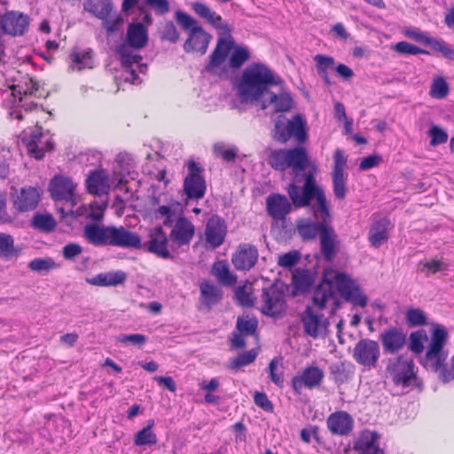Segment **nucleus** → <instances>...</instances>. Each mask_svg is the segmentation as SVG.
<instances>
[{
  "mask_svg": "<svg viewBox=\"0 0 454 454\" xmlns=\"http://www.w3.org/2000/svg\"><path fill=\"white\" fill-rule=\"evenodd\" d=\"M148 30H127L126 35H123V30H106V38L107 44L115 51L122 66L129 72V76L125 81L136 83L139 77L132 68L134 64H137L140 73H145L147 69L145 64H141L142 56L136 51L144 48L148 42Z\"/></svg>",
  "mask_w": 454,
  "mask_h": 454,
  "instance_id": "nucleus-1",
  "label": "nucleus"
},
{
  "mask_svg": "<svg viewBox=\"0 0 454 454\" xmlns=\"http://www.w3.org/2000/svg\"><path fill=\"white\" fill-rule=\"evenodd\" d=\"M283 80L261 62L247 66L237 79L235 87L242 103L254 104L260 102L270 87L279 85Z\"/></svg>",
  "mask_w": 454,
  "mask_h": 454,
  "instance_id": "nucleus-2",
  "label": "nucleus"
},
{
  "mask_svg": "<svg viewBox=\"0 0 454 454\" xmlns=\"http://www.w3.org/2000/svg\"><path fill=\"white\" fill-rule=\"evenodd\" d=\"M296 231L304 241L320 239V251L324 259L332 262L337 254L338 235L334 228L327 223L313 221L309 218L297 222Z\"/></svg>",
  "mask_w": 454,
  "mask_h": 454,
  "instance_id": "nucleus-3",
  "label": "nucleus"
},
{
  "mask_svg": "<svg viewBox=\"0 0 454 454\" xmlns=\"http://www.w3.org/2000/svg\"><path fill=\"white\" fill-rule=\"evenodd\" d=\"M159 16L170 11L168 0H122V12L126 16L127 28H146L153 24L151 11Z\"/></svg>",
  "mask_w": 454,
  "mask_h": 454,
  "instance_id": "nucleus-4",
  "label": "nucleus"
},
{
  "mask_svg": "<svg viewBox=\"0 0 454 454\" xmlns=\"http://www.w3.org/2000/svg\"><path fill=\"white\" fill-rule=\"evenodd\" d=\"M267 162L276 171L284 172L290 168L292 174L294 171L306 170L310 165L308 152L302 146L272 149L269 153Z\"/></svg>",
  "mask_w": 454,
  "mask_h": 454,
  "instance_id": "nucleus-5",
  "label": "nucleus"
},
{
  "mask_svg": "<svg viewBox=\"0 0 454 454\" xmlns=\"http://www.w3.org/2000/svg\"><path fill=\"white\" fill-rule=\"evenodd\" d=\"M270 135L274 141L280 144H286L294 138L297 144L302 145L308 140L306 121L299 114L291 119L280 114L274 120Z\"/></svg>",
  "mask_w": 454,
  "mask_h": 454,
  "instance_id": "nucleus-6",
  "label": "nucleus"
},
{
  "mask_svg": "<svg viewBox=\"0 0 454 454\" xmlns=\"http://www.w3.org/2000/svg\"><path fill=\"white\" fill-rule=\"evenodd\" d=\"M328 276L333 279L339 294L347 302L353 306L364 308L368 303V297L364 294L357 282L349 275L334 270H327Z\"/></svg>",
  "mask_w": 454,
  "mask_h": 454,
  "instance_id": "nucleus-7",
  "label": "nucleus"
},
{
  "mask_svg": "<svg viewBox=\"0 0 454 454\" xmlns=\"http://www.w3.org/2000/svg\"><path fill=\"white\" fill-rule=\"evenodd\" d=\"M83 9L101 20L104 28H120L127 24L122 9L120 12L114 11L113 0H84Z\"/></svg>",
  "mask_w": 454,
  "mask_h": 454,
  "instance_id": "nucleus-8",
  "label": "nucleus"
},
{
  "mask_svg": "<svg viewBox=\"0 0 454 454\" xmlns=\"http://www.w3.org/2000/svg\"><path fill=\"white\" fill-rule=\"evenodd\" d=\"M386 372L395 386L408 387L417 379L414 372V363L403 355L388 358Z\"/></svg>",
  "mask_w": 454,
  "mask_h": 454,
  "instance_id": "nucleus-9",
  "label": "nucleus"
},
{
  "mask_svg": "<svg viewBox=\"0 0 454 454\" xmlns=\"http://www.w3.org/2000/svg\"><path fill=\"white\" fill-rule=\"evenodd\" d=\"M447 338L446 329L437 325L433 330L431 341L424 358V365L434 372L439 371L447 358V354L442 350Z\"/></svg>",
  "mask_w": 454,
  "mask_h": 454,
  "instance_id": "nucleus-10",
  "label": "nucleus"
},
{
  "mask_svg": "<svg viewBox=\"0 0 454 454\" xmlns=\"http://www.w3.org/2000/svg\"><path fill=\"white\" fill-rule=\"evenodd\" d=\"M188 175L184 180V192L189 200H200L205 196L207 184L202 176L203 168L194 160L187 164Z\"/></svg>",
  "mask_w": 454,
  "mask_h": 454,
  "instance_id": "nucleus-11",
  "label": "nucleus"
},
{
  "mask_svg": "<svg viewBox=\"0 0 454 454\" xmlns=\"http://www.w3.org/2000/svg\"><path fill=\"white\" fill-rule=\"evenodd\" d=\"M261 301V311L268 317H278L286 310L285 294L276 284L262 288Z\"/></svg>",
  "mask_w": 454,
  "mask_h": 454,
  "instance_id": "nucleus-12",
  "label": "nucleus"
},
{
  "mask_svg": "<svg viewBox=\"0 0 454 454\" xmlns=\"http://www.w3.org/2000/svg\"><path fill=\"white\" fill-rule=\"evenodd\" d=\"M304 333L317 339L325 338L328 333L330 322L322 313H316L311 306H307L301 314Z\"/></svg>",
  "mask_w": 454,
  "mask_h": 454,
  "instance_id": "nucleus-13",
  "label": "nucleus"
},
{
  "mask_svg": "<svg viewBox=\"0 0 454 454\" xmlns=\"http://www.w3.org/2000/svg\"><path fill=\"white\" fill-rule=\"evenodd\" d=\"M380 356V348L379 343L371 339H361L353 349L354 360L358 364L368 369L376 367Z\"/></svg>",
  "mask_w": 454,
  "mask_h": 454,
  "instance_id": "nucleus-14",
  "label": "nucleus"
},
{
  "mask_svg": "<svg viewBox=\"0 0 454 454\" xmlns=\"http://www.w3.org/2000/svg\"><path fill=\"white\" fill-rule=\"evenodd\" d=\"M385 354L394 355L399 353L407 344V335L402 328L389 326L385 328L379 335Z\"/></svg>",
  "mask_w": 454,
  "mask_h": 454,
  "instance_id": "nucleus-15",
  "label": "nucleus"
},
{
  "mask_svg": "<svg viewBox=\"0 0 454 454\" xmlns=\"http://www.w3.org/2000/svg\"><path fill=\"white\" fill-rule=\"evenodd\" d=\"M324 379V372L317 366L306 367L301 375L294 376L292 380V387L298 395L302 387L309 389L318 387Z\"/></svg>",
  "mask_w": 454,
  "mask_h": 454,
  "instance_id": "nucleus-16",
  "label": "nucleus"
},
{
  "mask_svg": "<svg viewBox=\"0 0 454 454\" xmlns=\"http://www.w3.org/2000/svg\"><path fill=\"white\" fill-rule=\"evenodd\" d=\"M266 95L268 97L266 98H262L260 101L262 110H265L271 106L274 113H286L294 107V98L287 90H281L278 93L269 90Z\"/></svg>",
  "mask_w": 454,
  "mask_h": 454,
  "instance_id": "nucleus-17",
  "label": "nucleus"
},
{
  "mask_svg": "<svg viewBox=\"0 0 454 454\" xmlns=\"http://www.w3.org/2000/svg\"><path fill=\"white\" fill-rule=\"evenodd\" d=\"M75 184L72 179L61 175L55 176L50 182L49 192L56 201H73Z\"/></svg>",
  "mask_w": 454,
  "mask_h": 454,
  "instance_id": "nucleus-18",
  "label": "nucleus"
},
{
  "mask_svg": "<svg viewBox=\"0 0 454 454\" xmlns=\"http://www.w3.org/2000/svg\"><path fill=\"white\" fill-rule=\"evenodd\" d=\"M286 192L292 204L295 208L307 207L311 205V201L322 194L324 190H316L311 188L301 187L295 184H289Z\"/></svg>",
  "mask_w": 454,
  "mask_h": 454,
  "instance_id": "nucleus-19",
  "label": "nucleus"
},
{
  "mask_svg": "<svg viewBox=\"0 0 454 454\" xmlns=\"http://www.w3.org/2000/svg\"><path fill=\"white\" fill-rule=\"evenodd\" d=\"M110 246L122 248H141L142 243L138 234L123 226H112Z\"/></svg>",
  "mask_w": 454,
  "mask_h": 454,
  "instance_id": "nucleus-20",
  "label": "nucleus"
},
{
  "mask_svg": "<svg viewBox=\"0 0 454 454\" xmlns=\"http://www.w3.org/2000/svg\"><path fill=\"white\" fill-rule=\"evenodd\" d=\"M258 250L251 244H240L233 254L231 262L238 270H249L257 262Z\"/></svg>",
  "mask_w": 454,
  "mask_h": 454,
  "instance_id": "nucleus-21",
  "label": "nucleus"
},
{
  "mask_svg": "<svg viewBox=\"0 0 454 454\" xmlns=\"http://www.w3.org/2000/svg\"><path fill=\"white\" fill-rule=\"evenodd\" d=\"M225 221L219 215L210 217L206 224V241L214 248L220 247L226 236Z\"/></svg>",
  "mask_w": 454,
  "mask_h": 454,
  "instance_id": "nucleus-22",
  "label": "nucleus"
},
{
  "mask_svg": "<svg viewBox=\"0 0 454 454\" xmlns=\"http://www.w3.org/2000/svg\"><path fill=\"white\" fill-rule=\"evenodd\" d=\"M195 233L192 223L186 217L181 216L176 220L170 231V239L179 247L188 245Z\"/></svg>",
  "mask_w": 454,
  "mask_h": 454,
  "instance_id": "nucleus-23",
  "label": "nucleus"
},
{
  "mask_svg": "<svg viewBox=\"0 0 454 454\" xmlns=\"http://www.w3.org/2000/svg\"><path fill=\"white\" fill-rule=\"evenodd\" d=\"M266 209L273 219L283 220L290 213L292 205L285 195L272 193L266 199Z\"/></svg>",
  "mask_w": 454,
  "mask_h": 454,
  "instance_id": "nucleus-24",
  "label": "nucleus"
},
{
  "mask_svg": "<svg viewBox=\"0 0 454 454\" xmlns=\"http://www.w3.org/2000/svg\"><path fill=\"white\" fill-rule=\"evenodd\" d=\"M327 427L333 434L348 435L353 429L352 417L343 411H335L327 419Z\"/></svg>",
  "mask_w": 454,
  "mask_h": 454,
  "instance_id": "nucleus-25",
  "label": "nucleus"
},
{
  "mask_svg": "<svg viewBox=\"0 0 454 454\" xmlns=\"http://www.w3.org/2000/svg\"><path fill=\"white\" fill-rule=\"evenodd\" d=\"M168 239L161 226L155 227L150 234L147 251L163 259H170L172 255L168 249Z\"/></svg>",
  "mask_w": 454,
  "mask_h": 454,
  "instance_id": "nucleus-26",
  "label": "nucleus"
},
{
  "mask_svg": "<svg viewBox=\"0 0 454 454\" xmlns=\"http://www.w3.org/2000/svg\"><path fill=\"white\" fill-rule=\"evenodd\" d=\"M112 226L88 223L84 227V238L95 247L110 246Z\"/></svg>",
  "mask_w": 454,
  "mask_h": 454,
  "instance_id": "nucleus-27",
  "label": "nucleus"
},
{
  "mask_svg": "<svg viewBox=\"0 0 454 454\" xmlns=\"http://www.w3.org/2000/svg\"><path fill=\"white\" fill-rule=\"evenodd\" d=\"M40 200V194L36 188L32 186L23 187L13 200L14 207L19 212L34 210Z\"/></svg>",
  "mask_w": 454,
  "mask_h": 454,
  "instance_id": "nucleus-28",
  "label": "nucleus"
},
{
  "mask_svg": "<svg viewBox=\"0 0 454 454\" xmlns=\"http://www.w3.org/2000/svg\"><path fill=\"white\" fill-rule=\"evenodd\" d=\"M391 228V222L387 217L375 220L368 232V240L372 247L379 248L388 239V231Z\"/></svg>",
  "mask_w": 454,
  "mask_h": 454,
  "instance_id": "nucleus-29",
  "label": "nucleus"
},
{
  "mask_svg": "<svg viewBox=\"0 0 454 454\" xmlns=\"http://www.w3.org/2000/svg\"><path fill=\"white\" fill-rule=\"evenodd\" d=\"M192 10L205 22L214 28H229L227 24L223 22L222 17L212 11L206 4L202 2H193L191 4Z\"/></svg>",
  "mask_w": 454,
  "mask_h": 454,
  "instance_id": "nucleus-30",
  "label": "nucleus"
},
{
  "mask_svg": "<svg viewBox=\"0 0 454 454\" xmlns=\"http://www.w3.org/2000/svg\"><path fill=\"white\" fill-rule=\"evenodd\" d=\"M379 434L376 432L364 431L355 442V450L359 454H382L378 445Z\"/></svg>",
  "mask_w": 454,
  "mask_h": 454,
  "instance_id": "nucleus-31",
  "label": "nucleus"
},
{
  "mask_svg": "<svg viewBox=\"0 0 454 454\" xmlns=\"http://www.w3.org/2000/svg\"><path fill=\"white\" fill-rule=\"evenodd\" d=\"M211 36L206 30H190L189 36L184 44L186 52L197 51L204 54L207 49Z\"/></svg>",
  "mask_w": 454,
  "mask_h": 454,
  "instance_id": "nucleus-32",
  "label": "nucleus"
},
{
  "mask_svg": "<svg viewBox=\"0 0 454 454\" xmlns=\"http://www.w3.org/2000/svg\"><path fill=\"white\" fill-rule=\"evenodd\" d=\"M333 279L329 278L327 270L324 273L323 283L314 291L312 301L313 304L323 310L326 307V302L333 296Z\"/></svg>",
  "mask_w": 454,
  "mask_h": 454,
  "instance_id": "nucleus-33",
  "label": "nucleus"
},
{
  "mask_svg": "<svg viewBox=\"0 0 454 454\" xmlns=\"http://www.w3.org/2000/svg\"><path fill=\"white\" fill-rule=\"evenodd\" d=\"M30 18L19 11H7L0 20V28H27Z\"/></svg>",
  "mask_w": 454,
  "mask_h": 454,
  "instance_id": "nucleus-34",
  "label": "nucleus"
},
{
  "mask_svg": "<svg viewBox=\"0 0 454 454\" xmlns=\"http://www.w3.org/2000/svg\"><path fill=\"white\" fill-rule=\"evenodd\" d=\"M24 143L27 145L28 153L36 160L43 158V146L45 141L43 140V134L41 127H36L31 132L29 137L24 138Z\"/></svg>",
  "mask_w": 454,
  "mask_h": 454,
  "instance_id": "nucleus-35",
  "label": "nucleus"
},
{
  "mask_svg": "<svg viewBox=\"0 0 454 454\" xmlns=\"http://www.w3.org/2000/svg\"><path fill=\"white\" fill-rule=\"evenodd\" d=\"M127 275L122 270L99 273L89 280L93 286H116L122 284Z\"/></svg>",
  "mask_w": 454,
  "mask_h": 454,
  "instance_id": "nucleus-36",
  "label": "nucleus"
},
{
  "mask_svg": "<svg viewBox=\"0 0 454 454\" xmlns=\"http://www.w3.org/2000/svg\"><path fill=\"white\" fill-rule=\"evenodd\" d=\"M203 304L211 308L223 299V291L209 281H204L200 286Z\"/></svg>",
  "mask_w": 454,
  "mask_h": 454,
  "instance_id": "nucleus-37",
  "label": "nucleus"
},
{
  "mask_svg": "<svg viewBox=\"0 0 454 454\" xmlns=\"http://www.w3.org/2000/svg\"><path fill=\"white\" fill-rule=\"evenodd\" d=\"M310 212L316 221L331 224V210L325 192L316 199V204L310 205Z\"/></svg>",
  "mask_w": 454,
  "mask_h": 454,
  "instance_id": "nucleus-38",
  "label": "nucleus"
},
{
  "mask_svg": "<svg viewBox=\"0 0 454 454\" xmlns=\"http://www.w3.org/2000/svg\"><path fill=\"white\" fill-rule=\"evenodd\" d=\"M212 274L221 285L225 286H231L237 281L236 275L230 271L229 265L223 261H218L213 264Z\"/></svg>",
  "mask_w": 454,
  "mask_h": 454,
  "instance_id": "nucleus-39",
  "label": "nucleus"
},
{
  "mask_svg": "<svg viewBox=\"0 0 454 454\" xmlns=\"http://www.w3.org/2000/svg\"><path fill=\"white\" fill-rule=\"evenodd\" d=\"M447 270L448 264L444 261L437 258L420 261L417 265V271L424 274L427 278Z\"/></svg>",
  "mask_w": 454,
  "mask_h": 454,
  "instance_id": "nucleus-40",
  "label": "nucleus"
},
{
  "mask_svg": "<svg viewBox=\"0 0 454 454\" xmlns=\"http://www.w3.org/2000/svg\"><path fill=\"white\" fill-rule=\"evenodd\" d=\"M229 53V46L223 47L222 41H219L217 46L209 56V61L205 67V70L210 74H215V68L220 67L226 59Z\"/></svg>",
  "mask_w": 454,
  "mask_h": 454,
  "instance_id": "nucleus-41",
  "label": "nucleus"
},
{
  "mask_svg": "<svg viewBox=\"0 0 454 454\" xmlns=\"http://www.w3.org/2000/svg\"><path fill=\"white\" fill-rule=\"evenodd\" d=\"M20 249L15 247L11 234L0 232V257L9 260L19 255Z\"/></svg>",
  "mask_w": 454,
  "mask_h": 454,
  "instance_id": "nucleus-42",
  "label": "nucleus"
},
{
  "mask_svg": "<svg viewBox=\"0 0 454 454\" xmlns=\"http://www.w3.org/2000/svg\"><path fill=\"white\" fill-rule=\"evenodd\" d=\"M86 182L88 192L91 194L103 193L106 188V176L102 171H91Z\"/></svg>",
  "mask_w": 454,
  "mask_h": 454,
  "instance_id": "nucleus-43",
  "label": "nucleus"
},
{
  "mask_svg": "<svg viewBox=\"0 0 454 454\" xmlns=\"http://www.w3.org/2000/svg\"><path fill=\"white\" fill-rule=\"evenodd\" d=\"M56 220L50 214H35L32 218L31 225L34 229L43 232H51L56 228Z\"/></svg>",
  "mask_w": 454,
  "mask_h": 454,
  "instance_id": "nucleus-44",
  "label": "nucleus"
},
{
  "mask_svg": "<svg viewBox=\"0 0 454 454\" xmlns=\"http://www.w3.org/2000/svg\"><path fill=\"white\" fill-rule=\"evenodd\" d=\"M258 327V320L254 317L244 315L239 317L236 323V328L239 333L246 336L254 335Z\"/></svg>",
  "mask_w": 454,
  "mask_h": 454,
  "instance_id": "nucleus-45",
  "label": "nucleus"
},
{
  "mask_svg": "<svg viewBox=\"0 0 454 454\" xmlns=\"http://www.w3.org/2000/svg\"><path fill=\"white\" fill-rule=\"evenodd\" d=\"M70 59L77 70L92 67V51L90 49L79 51L74 50L70 54Z\"/></svg>",
  "mask_w": 454,
  "mask_h": 454,
  "instance_id": "nucleus-46",
  "label": "nucleus"
},
{
  "mask_svg": "<svg viewBox=\"0 0 454 454\" xmlns=\"http://www.w3.org/2000/svg\"><path fill=\"white\" fill-rule=\"evenodd\" d=\"M332 181L334 197L339 200H344L348 191V174H332Z\"/></svg>",
  "mask_w": 454,
  "mask_h": 454,
  "instance_id": "nucleus-47",
  "label": "nucleus"
},
{
  "mask_svg": "<svg viewBox=\"0 0 454 454\" xmlns=\"http://www.w3.org/2000/svg\"><path fill=\"white\" fill-rule=\"evenodd\" d=\"M251 289L247 285L239 286L235 288L234 299L239 305L246 308H251L254 305Z\"/></svg>",
  "mask_w": 454,
  "mask_h": 454,
  "instance_id": "nucleus-48",
  "label": "nucleus"
},
{
  "mask_svg": "<svg viewBox=\"0 0 454 454\" xmlns=\"http://www.w3.org/2000/svg\"><path fill=\"white\" fill-rule=\"evenodd\" d=\"M304 171L305 170L294 171L292 174L293 182L291 184H295L298 185L299 184L304 182L301 187L323 190L319 185H317L314 173L311 171L301 173Z\"/></svg>",
  "mask_w": 454,
  "mask_h": 454,
  "instance_id": "nucleus-49",
  "label": "nucleus"
},
{
  "mask_svg": "<svg viewBox=\"0 0 454 454\" xmlns=\"http://www.w3.org/2000/svg\"><path fill=\"white\" fill-rule=\"evenodd\" d=\"M405 320L410 327L422 326L427 324L426 313L419 308L408 309L405 313Z\"/></svg>",
  "mask_w": 454,
  "mask_h": 454,
  "instance_id": "nucleus-50",
  "label": "nucleus"
},
{
  "mask_svg": "<svg viewBox=\"0 0 454 454\" xmlns=\"http://www.w3.org/2000/svg\"><path fill=\"white\" fill-rule=\"evenodd\" d=\"M250 59V52L245 46H237L229 59V65L231 68L237 69L241 67L245 62Z\"/></svg>",
  "mask_w": 454,
  "mask_h": 454,
  "instance_id": "nucleus-51",
  "label": "nucleus"
},
{
  "mask_svg": "<svg viewBox=\"0 0 454 454\" xmlns=\"http://www.w3.org/2000/svg\"><path fill=\"white\" fill-rule=\"evenodd\" d=\"M427 340L425 330L412 332L409 337V349L414 354H421L424 350L423 340Z\"/></svg>",
  "mask_w": 454,
  "mask_h": 454,
  "instance_id": "nucleus-52",
  "label": "nucleus"
},
{
  "mask_svg": "<svg viewBox=\"0 0 454 454\" xmlns=\"http://www.w3.org/2000/svg\"><path fill=\"white\" fill-rule=\"evenodd\" d=\"M256 356L257 351L254 348L243 352L231 360L230 367L233 370L239 369L252 364L255 360Z\"/></svg>",
  "mask_w": 454,
  "mask_h": 454,
  "instance_id": "nucleus-53",
  "label": "nucleus"
},
{
  "mask_svg": "<svg viewBox=\"0 0 454 454\" xmlns=\"http://www.w3.org/2000/svg\"><path fill=\"white\" fill-rule=\"evenodd\" d=\"M392 49L395 50L398 53L408 54V55H418V54L430 55L431 54V52L429 51L419 48V47H418L414 44H411L408 42H405V41L396 43L392 47Z\"/></svg>",
  "mask_w": 454,
  "mask_h": 454,
  "instance_id": "nucleus-54",
  "label": "nucleus"
},
{
  "mask_svg": "<svg viewBox=\"0 0 454 454\" xmlns=\"http://www.w3.org/2000/svg\"><path fill=\"white\" fill-rule=\"evenodd\" d=\"M28 268L35 272H47L57 268V264L50 257L35 258L28 263Z\"/></svg>",
  "mask_w": 454,
  "mask_h": 454,
  "instance_id": "nucleus-55",
  "label": "nucleus"
},
{
  "mask_svg": "<svg viewBox=\"0 0 454 454\" xmlns=\"http://www.w3.org/2000/svg\"><path fill=\"white\" fill-rule=\"evenodd\" d=\"M293 282L296 290L305 293L309 291L313 284V278L307 271H303L302 273L294 276Z\"/></svg>",
  "mask_w": 454,
  "mask_h": 454,
  "instance_id": "nucleus-56",
  "label": "nucleus"
},
{
  "mask_svg": "<svg viewBox=\"0 0 454 454\" xmlns=\"http://www.w3.org/2000/svg\"><path fill=\"white\" fill-rule=\"evenodd\" d=\"M157 442L156 434L149 432L145 428L139 430L134 436V445L136 446L153 445Z\"/></svg>",
  "mask_w": 454,
  "mask_h": 454,
  "instance_id": "nucleus-57",
  "label": "nucleus"
},
{
  "mask_svg": "<svg viewBox=\"0 0 454 454\" xmlns=\"http://www.w3.org/2000/svg\"><path fill=\"white\" fill-rule=\"evenodd\" d=\"M449 93V86L444 78L439 77L435 79L430 89V95L435 98H443Z\"/></svg>",
  "mask_w": 454,
  "mask_h": 454,
  "instance_id": "nucleus-58",
  "label": "nucleus"
},
{
  "mask_svg": "<svg viewBox=\"0 0 454 454\" xmlns=\"http://www.w3.org/2000/svg\"><path fill=\"white\" fill-rule=\"evenodd\" d=\"M431 50L433 51L441 53L444 59L454 61V49L445 41L442 39H436L435 42H433Z\"/></svg>",
  "mask_w": 454,
  "mask_h": 454,
  "instance_id": "nucleus-59",
  "label": "nucleus"
},
{
  "mask_svg": "<svg viewBox=\"0 0 454 454\" xmlns=\"http://www.w3.org/2000/svg\"><path fill=\"white\" fill-rule=\"evenodd\" d=\"M431 50L433 51L441 53L444 59L454 61V49L445 41L442 39H436L435 42H433Z\"/></svg>",
  "mask_w": 454,
  "mask_h": 454,
  "instance_id": "nucleus-60",
  "label": "nucleus"
},
{
  "mask_svg": "<svg viewBox=\"0 0 454 454\" xmlns=\"http://www.w3.org/2000/svg\"><path fill=\"white\" fill-rule=\"evenodd\" d=\"M116 340L123 344H130L141 348L147 341V337L144 334H121L117 336Z\"/></svg>",
  "mask_w": 454,
  "mask_h": 454,
  "instance_id": "nucleus-61",
  "label": "nucleus"
},
{
  "mask_svg": "<svg viewBox=\"0 0 454 454\" xmlns=\"http://www.w3.org/2000/svg\"><path fill=\"white\" fill-rule=\"evenodd\" d=\"M175 18L182 28H202L195 19L183 11L177 10L175 12Z\"/></svg>",
  "mask_w": 454,
  "mask_h": 454,
  "instance_id": "nucleus-62",
  "label": "nucleus"
},
{
  "mask_svg": "<svg viewBox=\"0 0 454 454\" xmlns=\"http://www.w3.org/2000/svg\"><path fill=\"white\" fill-rule=\"evenodd\" d=\"M301 259V254L296 251H290L278 257V264L283 268H292L296 265Z\"/></svg>",
  "mask_w": 454,
  "mask_h": 454,
  "instance_id": "nucleus-63",
  "label": "nucleus"
},
{
  "mask_svg": "<svg viewBox=\"0 0 454 454\" xmlns=\"http://www.w3.org/2000/svg\"><path fill=\"white\" fill-rule=\"evenodd\" d=\"M428 134L431 137L430 145L432 146H436L444 144L448 140L447 132L438 126H433L428 130Z\"/></svg>",
  "mask_w": 454,
  "mask_h": 454,
  "instance_id": "nucleus-64",
  "label": "nucleus"
}]
</instances>
